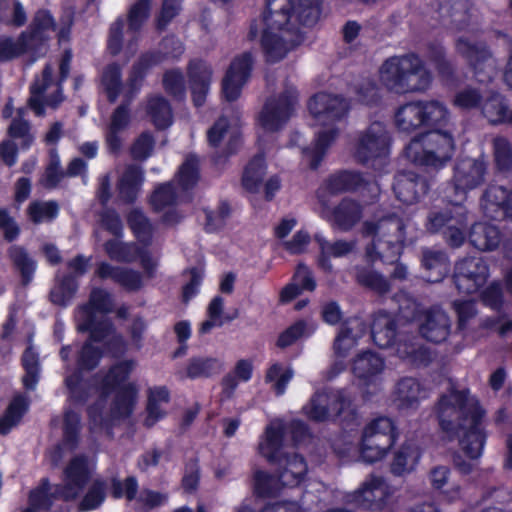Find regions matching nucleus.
<instances>
[{
  "mask_svg": "<svg viewBox=\"0 0 512 512\" xmlns=\"http://www.w3.org/2000/svg\"><path fill=\"white\" fill-rule=\"evenodd\" d=\"M320 0H268L261 18L252 24L250 36L261 34L260 42L268 62L282 60L298 46L301 25H313L319 18Z\"/></svg>",
  "mask_w": 512,
  "mask_h": 512,
  "instance_id": "1",
  "label": "nucleus"
},
{
  "mask_svg": "<svg viewBox=\"0 0 512 512\" xmlns=\"http://www.w3.org/2000/svg\"><path fill=\"white\" fill-rule=\"evenodd\" d=\"M135 366L133 360L122 361L105 376H97L93 386L82 381L78 373L66 376L65 384L75 402H85L94 393L100 396L99 401L88 410L92 430L101 429L109 421L126 418L132 413L137 390L134 384L126 383V380Z\"/></svg>",
  "mask_w": 512,
  "mask_h": 512,
  "instance_id": "2",
  "label": "nucleus"
},
{
  "mask_svg": "<svg viewBox=\"0 0 512 512\" xmlns=\"http://www.w3.org/2000/svg\"><path fill=\"white\" fill-rule=\"evenodd\" d=\"M435 413L446 438L457 439L468 458L482 455L486 441L485 411L475 396L468 390L451 389L440 396Z\"/></svg>",
  "mask_w": 512,
  "mask_h": 512,
  "instance_id": "3",
  "label": "nucleus"
},
{
  "mask_svg": "<svg viewBox=\"0 0 512 512\" xmlns=\"http://www.w3.org/2000/svg\"><path fill=\"white\" fill-rule=\"evenodd\" d=\"M306 426L293 421L287 426L282 420L271 421L261 437L258 451L269 462L277 465V477L282 486L296 487L305 478L308 467L304 458L292 451L306 436Z\"/></svg>",
  "mask_w": 512,
  "mask_h": 512,
  "instance_id": "4",
  "label": "nucleus"
},
{
  "mask_svg": "<svg viewBox=\"0 0 512 512\" xmlns=\"http://www.w3.org/2000/svg\"><path fill=\"white\" fill-rule=\"evenodd\" d=\"M439 13L443 23L458 31H463L455 41V50L473 68L479 82L493 80L498 73L497 60L487 45L478 39L479 29L470 22L465 7L467 0H443Z\"/></svg>",
  "mask_w": 512,
  "mask_h": 512,
  "instance_id": "5",
  "label": "nucleus"
},
{
  "mask_svg": "<svg viewBox=\"0 0 512 512\" xmlns=\"http://www.w3.org/2000/svg\"><path fill=\"white\" fill-rule=\"evenodd\" d=\"M308 110L315 121L323 127L316 133L312 146L303 151L309 166L316 169L339 134L335 123L346 115L348 104L339 96L319 93L309 100Z\"/></svg>",
  "mask_w": 512,
  "mask_h": 512,
  "instance_id": "6",
  "label": "nucleus"
},
{
  "mask_svg": "<svg viewBox=\"0 0 512 512\" xmlns=\"http://www.w3.org/2000/svg\"><path fill=\"white\" fill-rule=\"evenodd\" d=\"M408 224L396 214H377L363 222L361 235L369 239L366 256L371 261H394L402 252L407 240Z\"/></svg>",
  "mask_w": 512,
  "mask_h": 512,
  "instance_id": "7",
  "label": "nucleus"
},
{
  "mask_svg": "<svg viewBox=\"0 0 512 512\" xmlns=\"http://www.w3.org/2000/svg\"><path fill=\"white\" fill-rule=\"evenodd\" d=\"M379 80L390 92L403 95L426 92L433 76L420 56L406 53L386 59L379 69Z\"/></svg>",
  "mask_w": 512,
  "mask_h": 512,
  "instance_id": "8",
  "label": "nucleus"
},
{
  "mask_svg": "<svg viewBox=\"0 0 512 512\" xmlns=\"http://www.w3.org/2000/svg\"><path fill=\"white\" fill-rule=\"evenodd\" d=\"M89 478L87 459L75 457L65 470L64 485L50 486L43 480L41 485L32 490L29 495V506L23 512H43L49 509L53 499L61 497L65 500L76 498Z\"/></svg>",
  "mask_w": 512,
  "mask_h": 512,
  "instance_id": "9",
  "label": "nucleus"
},
{
  "mask_svg": "<svg viewBox=\"0 0 512 512\" xmlns=\"http://www.w3.org/2000/svg\"><path fill=\"white\" fill-rule=\"evenodd\" d=\"M454 148L450 133L434 130L412 139L405 149V155L415 164L439 168L450 161Z\"/></svg>",
  "mask_w": 512,
  "mask_h": 512,
  "instance_id": "10",
  "label": "nucleus"
},
{
  "mask_svg": "<svg viewBox=\"0 0 512 512\" xmlns=\"http://www.w3.org/2000/svg\"><path fill=\"white\" fill-rule=\"evenodd\" d=\"M398 433L392 419L377 417L363 429L360 456L367 463H374L386 457L397 440Z\"/></svg>",
  "mask_w": 512,
  "mask_h": 512,
  "instance_id": "11",
  "label": "nucleus"
},
{
  "mask_svg": "<svg viewBox=\"0 0 512 512\" xmlns=\"http://www.w3.org/2000/svg\"><path fill=\"white\" fill-rule=\"evenodd\" d=\"M450 202V207L433 209L428 214L426 228L432 233L442 232L449 245L459 247L466 236L467 210L455 196Z\"/></svg>",
  "mask_w": 512,
  "mask_h": 512,
  "instance_id": "12",
  "label": "nucleus"
},
{
  "mask_svg": "<svg viewBox=\"0 0 512 512\" xmlns=\"http://www.w3.org/2000/svg\"><path fill=\"white\" fill-rule=\"evenodd\" d=\"M390 136L382 122H373L359 131L352 142L351 152L354 159L366 164L389 153Z\"/></svg>",
  "mask_w": 512,
  "mask_h": 512,
  "instance_id": "13",
  "label": "nucleus"
},
{
  "mask_svg": "<svg viewBox=\"0 0 512 512\" xmlns=\"http://www.w3.org/2000/svg\"><path fill=\"white\" fill-rule=\"evenodd\" d=\"M297 91L293 86L270 97L264 104L258 121L265 132H276L292 117L297 105Z\"/></svg>",
  "mask_w": 512,
  "mask_h": 512,
  "instance_id": "14",
  "label": "nucleus"
},
{
  "mask_svg": "<svg viewBox=\"0 0 512 512\" xmlns=\"http://www.w3.org/2000/svg\"><path fill=\"white\" fill-rule=\"evenodd\" d=\"M113 309V298L103 289L91 291L89 302L80 307L76 313V323L79 331H89L93 337L100 335V323L110 322L105 315Z\"/></svg>",
  "mask_w": 512,
  "mask_h": 512,
  "instance_id": "15",
  "label": "nucleus"
},
{
  "mask_svg": "<svg viewBox=\"0 0 512 512\" xmlns=\"http://www.w3.org/2000/svg\"><path fill=\"white\" fill-rule=\"evenodd\" d=\"M394 489L382 477L370 476L350 495L348 500L357 506L372 510H390L394 503Z\"/></svg>",
  "mask_w": 512,
  "mask_h": 512,
  "instance_id": "16",
  "label": "nucleus"
},
{
  "mask_svg": "<svg viewBox=\"0 0 512 512\" xmlns=\"http://www.w3.org/2000/svg\"><path fill=\"white\" fill-rule=\"evenodd\" d=\"M100 335L93 337L81 349L78 357V366L81 370H90L99 363L101 353L94 347L95 342H104L113 355H120L126 351V342L122 335L116 333L111 322L100 323Z\"/></svg>",
  "mask_w": 512,
  "mask_h": 512,
  "instance_id": "17",
  "label": "nucleus"
},
{
  "mask_svg": "<svg viewBox=\"0 0 512 512\" xmlns=\"http://www.w3.org/2000/svg\"><path fill=\"white\" fill-rule=\"evenodd\" d=\"M487 162L483 157H465L459 159L453 171L454 196L464 201L469 191L478 188L485 181Z\"/></svg>",
  "mask_w": 512,
  "mask_h": 512,
  "instance_id": "18",
  "label": "nucleus"
},
{
  "mask_svg": "<svg viewBox=\"0 0 512 512\" xmlns=\"http://www.w3.org/2000/svg\"><path fill=\"white\" fill-rule=\"evenodd\" d=\"M351 404L344 390L317 391L303 407L304 414L315 421H326L341 415Z\"/></svg>",
  "mask_w": 512,
  "mask_h": 512,
  "instance_id": "19",
  "label": "nucleus"
},
{
  "mask_svg": "<svg viewBox=\"0 0 512 512\" xmlns=\"http://www.w3.org/2000/svg\"><path fill=\"white\" fill-rule=\"evenodd\" d=\"M384 370L383 359L374 352L365 351L356 356L352 371L362 394L367 397L381 390Z\"/></svg>",
  "mask_w": 512,
  "mask_h": 512,
  "instance_id": "20",
  "label": "nucleus"
},
{
  "mask_svg": "<svg viewBox=\"0 0 512 512\" xmlns=\"http://www.w3.org/2000/svg\"><path fill=\"white\" fill-rule=\"evenodd\" d=\"M411 305L423 338L434 343H441L448 338L451 332V320L445 311L439 308L420 310L415 302Z\"/></svg>",
  "mask_w": 512,
  "mask_h": 512,
  "instance_id": "21",
  "label": "nucleus"
},
{
  "mask_svg": "<svg viewBox=\"0 0 512 512\" xmlns=\"http://www.w3.org/2000/svg\"><path fill=\"white\" fill-rule=\"evenodd\" d=\"M489 277V267L481 257L460 260L455 267V283L460 292H477Z\"/></svg>",
  "mask_w": 512,
  "mask_h": 512,
  "instance_id": "22",
  "label": "nucleus"
},
{
  "mask_svg": "<svg viewBox=\"0 0 512 512\" xmlns=\"http://www.w3.org/2000/svg\"><path fill=\"white\" fill-rule=\"evenodd\" d=\"M105 251L107 255L118 262H134L139 259L140 264L148 278L154 276L157 268V260L152 257L146 248H140L135 243H124L117 239L107 241L105 243Z\"/></svg>",
  "mask_w": 512,
  "mask_h": 512,
  "instance_id": "23",
  "label": "nucleus"
},
{
  "mask_svg": "<svg viewBox=\"0 0 512 512\" xmlns=\"http://www.w3.org/2000/svg\"><path fill=\"white\" fill-rule=\"evenodd\" d=\"M362 185H367L370 192L374 196L379 194V186L377 183H368L363 176L355 171H342L330 176L325 184L318 190L317 199L320 204L326 208L327 196L329 194H337L348 190H355Z\"/></svg>",
  "mask_w": 512,
  "mask_h": 512,
  "instance_id": "24",
  "label": "nucleus"
},
{
  "mask_svg": "<svg viewBox=\"0 0 512 512\" xmlns=\"http://www.w3.org/2000/svg\"><path fill=\"white\" fill-rule=\"evenodd\" d=\"M183 45L179 39L171 36L163 39L160 44V52L156 54H147L133 66L129 79V86L132 92L139 88V82L144 72L149 67L161 63L165 59L177 58L183 53Z\"/></svg>",
  "mask_w": 512,
  "mask_h": 512,
  "instance_id": "25",
  "label": "nucleus"
},
{
  "mask_svg": "<svg viewBox=\"0 0 512 512\" xmlns=\"http://www.w3.org/2000/svg\"><path fill=\"white\" fill-rule=\"evenodd\" d=\"M252 66L253 57L248 52L232 61L222 83V91L226 100L234 101L240 96L243 86L250 77Z\"/></svg>",
  "mask_w": 512,
  "mask_h": 512,
  "instance_id": "26",
  "label": "nucleus"
},
{
  "mask_svg": "<svg viewBox=\"0 0 512 512\" xmlns=\"http://www.w3.org/2000/svg\"><path fill=\"white\" fill-rule=\"evenodd\" d=\"M320 205L321 216L326 218L333 227L343 232L352 230L363 217V206L349 198L343 199L332 212L329 211L328 204L326 208L322 204Z\"/></svg>",
  "mask_w": 512,
  "mask_h": 512,
  "instance_id": "27",
  "label": "nucleus"
},
{
  "mask_svg": "<svg viewBox=\"0 0 512 512\" xmlns=\"http://www.w3.org/2000/svg\"><path fill=\"white\" fill-rule=\"evenodd\" d=\"M395 195L404 204L417 203L428 191L426 180L413 172H401L395 177Z\"/></svg>",
  "mask_w": 512,
  "mask_h": 512,
  "instance_id": "28",
  "label": "nucleus"
},
{
  "mask_svg": "<svg viewBox=\"0 0 512 512\" xmlns=\"http://www.w3.org/2000/svg\"><path fill=\"white\" fill-rule=\"evenodd\" d=\"M188 77L193 102L195 106H201L210 90L212 69L201 60H193L188 67Z\"/></svg>",
  "mask_w": 512,
  "mask_h": 512,
  "instance_id": "29",
  "label": "nucleus"
},
{
  "mask_svg": "<svg viewBox=\"0 0 512 512\" xmlns=\"http://www.w3.org/2000/svg\"><path fill=\"white\" fill-rule=\"evenodd\" d=\"M182 199L172 183L159 185L150 197V204L157 212H164L163 221L173 224L179 221L181 215L173 208Z\"/></svg>",
  "mask_w": 512,
  "mask_h": 512,
  "instance_id": "30",
  "label": "nucleus"
},
{
  "mask_svg": "<svg viewBox=\"0 0 512 512\" xmlns=\"http://www.w3.org/2000/svg\"><path fill=\"white\" fill-rule=\"evenodd\" d=\"M427 396L426 389L417 379L405 377L397 382L392 400L399 409H414Z\"/></svg>",
  "mask_w": 512,
  "mask_h": 512,
  "instance_id": "31",
  "label": "nucleus"
},
{
  "mask_svg": "<svg viewBox=\"0 0 512 512\" xmlns=\"http://www.w3.org/2000/svg\"><path fill=\"white\" fill-rule=\"evenodd\" d=\"M96 274L101 279H111L126 290L136 291L143 286V276L139 271L128 267L113 266L102 262L98 265Z\"/></svg>",
  "mask_w": 512,
  "mask_h": 512,
  "instance_id": "32",
  "label": "nucleus"
},
{
  "mask_svg": "<svg viewBox=\"0 0 512 512\" xmlns=\"http://www.w3.org/2000/svg\"><path fill=\"white\" fill-rule=\"evenodd\" d=\"M366 327L360 318L346 321L340 328L333 345L334 353L339 358H345L357 345L358 339L365 333Z\"/></svg>",
  "mask_w": 512,
  "mask_h": 512,
  "instance_id": "33",
  "label": "nucleus"
},
{
  "mask_svg": "<svg viewBox=\"0 0 512 512\" xmlns=\"http://www.w3.org/2000/svg\"><path fill=\"white\" fill-rule=\"evenodd\" d=\"M130 120V112L126 105H120L112 113L105 132L106 144L111 152L120 151L124 142V132L129 127Z\"/></svg>",
  "mask_w": 512,
  "mask_h": 512,
  "instance_id": "34",
  "label": "nucleus"
},
{
  "mask_svg": "<svg viewBox=\"0 0 512 512\" xmlns=\"http://www.w3.org/2000/svg\"><path fill=\"white\" fill-rule=\"evenodd\" d=\"M512 201V190L503 186H490L486 189L481 206L486 216L498 219L505 216L510 202Z\"/></svg>",
  "mask_w": 512,
  "mask_h": 512,
  "instance_id": "35",
  "label": "nucleus"
},
{
  "mask_svg": "<svg viewBox=\"0 0 512 512\" xmlns=\"http://www.w3.org/2000/svg\"><path fill=\"white\" fill-rule=\"evenodd\" d=\"M35 37L22 32L17 38L0 36V62H7L28 52H37L34 48Z\"/></svg>",
  "mask_w": 512,
  "mask_h": 512,
  "instance_id": "36",
  "label": "nucleus"
},
{
  "mask_svg": "<svg viewBox=\"0 0 512 512\" xmlns=\"http://www.w3.org/2000/svg\"><path fill=\"white\" fill-rule=\"evenodd\" d=\"M371 335L374 343L381 348L390 347L396 337L394 317L386 312H377L371 324Z\"/></svg>",
  "mask_w": 512,
  "mask_h": 512,
  "instance_id": "37",
  "label": "nucleus"
},
{
  "mask_svg": "<svg viewBox=\"0 0 512 512\" xmlns=\"http://www.w3.org/2000/svg\"><path fill=\"white\" fill-rule=\"evenodd\" d=\"M150 0H138L130 9L128 16L129 37L126 53L133 55L136 51V43L139 39V31L149 15Z\"/></svg>",
  "mask_w": 512,
  "mask_h": 512,
  "instance_id": "38",
  "label": "nucleus"
},
{
  "mask_svg": "<svg viewBox=\"0 0 512 512\" xmlns=\"http://www.w3.org/2000/svg\"><path fill=\"white\" fill-rule=\"evenodd\" d=\"M469 241L480 251H492L499 246L501 234L495 225L477 222L471 227Z\"/></svg>",
  "mask_w": 512,
  "mask_h": 512,
  "instance_id": "39",
  "label": "nucleus"
},
{
  "mask_svg": "<svg viewBox=\"0 0 512 512\" xmlns=\"http://www.w3.org/2000/svg\"><path fill=\"white\" fill-rule=\"evenodd\" d=\"M420 457V450L415 444L408 442L402 444L394 452L391 472L397 476L413 472L419 463Z\"/></svg>",
  "mask_w": 512,
  "mask_h": 512,
  "instance_id": "40",
  "label": "nucleus"
},
{
  "mask_svg": "<svg viewBox=\"0 0 512 512\" xmlns=\"http://www.w3.org/2000/svg\"><path fill=\"white\" fill-rule=\"evenodd\" d=\"M482 115L491 124H500L507 122L509 117V108L505 97L495 91H489L482 99L480 105Z\"/></svg>",
  "mask_w": 512,
  "mask_h": 512,
  "instance_id": "41",
  "label": "nucleus"
},
{
  "mask_svg": "<svg viewBox=\"0 0 512 512\" xmlns=\"http://www.w3.org/2000/svg\"><path fill=\"white\" fill-rule=\"evenodd\" d=\"M170 393L164 386L152 387L148 391L147 417L145 425L153 426L166 415Z\"/></svg>",
  "mask_w": 512,
  "mask_h": 512,
  "instance_id": "42",
  "label": "nucleus"
},
{
  "mask_svg": "<svg viewBox=\"0 0 512 512\" xmlns=\"http://www.w3.org/2000/svg\"><path fill=\"white\" fill-rule=\"evenodd\" d=\"M394 123L400 132L411 133L423 127L420 102L411 101L400 106L394 115Z\"/></svg>",
  "mask_w": 512,
  "mask_h": 512,
  "instance_id": "43",
  "label": "nucleus"
},
{
  "mask_svg": "<svg viewBox=\"0 0 512 512\" xmlns=\"http://www.w3.org/2000/svg\"><path fill=\"white\" fill-rule=\"evenodd\" d=\"M423 127L446 126L450 121V111L444 102L436 99L419 100Z\"/></svg>",
  "mask_w": 512,
  "mask_h": 512,
  "instance_id": "44",
  "label": "nucleus"
},
{
  "mask_svg": "<svg viewBox=\"0 0 512 512\" xmlns=\"http://www.w3.org/2000/svg\"><path fill=\"white\" fill-rule=\"evenodd\" d=\"M449 479L450 469L446 466H436L429 472L431 486L441 492L444 501L452 503L461 498V488L457 484H452L447 489H444L449 484Z\"/></svg>",
  "mask_w": 512,
  "mask_h": 512,
  "instance_id": "45",
  "label": "nucleus"
},
{
  "mask_svg": "<svg viewBox=\"0 0 512 512\" xmlns=\"http://www.w3.org/2000/svg\"><path fill=\"white\" fill-rule=\"evenodd\" d=\"M422 264L426 270L431 271L427 276L429 282H439L449 271L447 258L442 251L425 249L422 255Z\"/></svg>",
  "mask_w": 512,
  "mask_h": 512,
  "instance_id": "46",
  "label": "nucleus"
},
{
  "mask_svg": "<svg viewBox=\"0 0 512 512\" xmlns=\"http://www.w3.org/2000/svg\"><path fill=\"white\" fill-rule=\"evenodd\" d=\"M316 239L322 254L320 264L325 269H330L326 257H344L353 252L357 246L356 240H337L331 243L320 236H317Z\"/></svg>",
  "mask_w": 512,
  "mask_h": 512,
  "instance_id": "47",
  "label": "nucleus"
},
{
  "mask_svg": "<svg viewBox=\"0 0 512 512\" xmlns=\"http://www.w3.org/2000/svg\"><path fill=\"white\" fill-rule=\"evenodd\" d=\"M265 175L266 165L263 156L257 155L245 167L242 176V185L250 192H257L262 185Z\"/></svg>",
  "mask_w": 512,
  "mask_h": 512,
  "instance_id": "48",
  "label": "nucleus"
},
{
  "mask_svg": "<svg viewBox=\"0 0 512 512\" xmlns=\"http://www.w3.org/2000/svg\"><path fill=\"white\" fill-rule=\"evenodd\" d=\"M143 182V171L137 166H129L119 182L120 196L127 202H132Z\"/></svg>",
  "mask_w": 512,
  "mask_h": 512,
  "instance_id": "49",
  "label": "nucleus"
},
{
  "mask_svg": "<svg viewBox=\"0 0 512 512\" xmlns=\"http://www.w3.org/2000/svg\"><path fill=\"white\" fill-rule=\"evenodd\" d=\"M222 362L214 357H195L189 360L186 375L191 379L210 377L222 370Z\"/></svg>",
  "mask_w": 512,
  "mask_h": 512,
  "instance_id": "50",
  "label": "nucleus"
},
{
  "mask_svg": "<svg viewBox=\"0 0 512 512\" xmlns=\"http://www.w3.org/2000/svg\"><path fill=\"white\" fill-rule=\"evenodd\" d=\"M293 376L294 371L290 366L275 362L267 369L265 380L277 395H283Z\"/></svg>",
  "mask_w": 512,
  "mask_h": 512,
  "instance_id": "51",
  "label": "nucleus"
},
{
  "mask_svg": "<svg viewBox=\"0 0 512 512\" xmlns=\"http://www.w3.org/2000/svg\"><path fill=\"white\" fill-rule=\"evenodd\" d=\"M27 409V398L22 395L16 396L9 404L4 416L0 419V433L5 435L16 426Z\"/></svg>",
  "mask_w": 512,
  "mask_h": 512,
  "instance_id": "52",
  "label": "nucleus"
},
{
  "mask_svg": "<svg viewBox=\"0 0 512 512\" xmlns=\"http://www.w3.org/2000/svg\"><path fill=\"white\" fill-rule=\"evenodd\" d=\"M52 68L47 65L43 70L41 78L35 80L31 86V96L29 98V106L38 116L44 114V106L42 96L44 92L52 85Z\"/></svg>",
  "mask_w": 512,
  "mask_h": 512,
  "instance_id": "53",
  "label": "nucleus"
},
{
  "mask_svg": "<svg viewBox=\"0 0 512 512\" xmlns=\"http://www.w3.org/2000/svg\"><path fill=\"white\" fill-rule=\"evenodd\" d=\"M233 318L224 316V300L220 296H215L207 307V319L200 325L201 334L209 333L215 327H221L226 321Z\"/></svg>",
  "mask_w": 512,
  "mask_h": 512,
  "instance_id": "54",
  "label": "nucleus"
},
{
  "mask_svg": "<svg viewBox=\"0 0 512 512\" xmlns=\"http://www.w3.org/2000/svg\"><path fill=\"white\" fill-rule=\"evenodd\" d=\"M26 21L27 14L19 0L0 2V22L14 27H21Z\"/></svg>",
  "mask_w": 512,
  "mask_h": 512,
  "instance_id": "55",
  "label": "nucleus"
},
{
  "mask_svg": "<svg viewBox=\"0 0 512 512\" xmlns=\"http://www.w3.org/2000/svg\"><path fill=\"white\" fill-rule=\"evenodd\" d=\"M147 112L153 123L159 129H164L172 123V111L169 103L162 97H153L147 105Z\"/></svg>",
  "mask_w": 512,
  "mask_h": 512,
  "instance_id": "56",
  "label": "nucleus"
},
{
  "mask_svg": "<svg viewBox=\"0 0 512 512\" xmlns=\"http://www.w3.org/2000/svg\"><path fill=\"white\" fill-rule=\"evenodd\" d=\"M128 223L135 237L145 246L152 240L153 227L146 216L139 210H133L128 216Z\"/></svg>",
  "mask_w": 512,
  "mask_h": 512,
  "instance_id": "57",
  "label": "nucleus"
},
{
  "mask_svg": "<svg viewBox=\"0 0 512 512\" xmlns=\"http://www.w3.org/2000/svg\"><path fill=\"white\" fill-rule=\"evenodd\" d=\"M396 353L400 358L408 360L415 365L426 364L429 360L427 350L414 340H401L396 345Z\"/></svg>",
  "mask_w": 512,
  "mask_h": 512,
  "instance_id": "58",
  "label": "nucleus"
},
{
  "mask_svg": "<svg viewBox=\"0 0 512 512\" xmlns=\"http://www.w3.org/2000/svg\"><path fill=\"white\" fill-rule=\"evenodd\" d=\"M199 180L198 159L195 156H188L177 174V182L183 191L194 187Z\"/></svg>",
  "mask_w": 512,
  "mask_h": 512,
  "instance_id": "59",
  "label": "nucleus"
},
{
  "mask_svg": "<svg viewBox=\"0 0 512 512\" xmlns=\"http://www.w3.org/2000/svg\"><path fill=\"white\" fill-rule=\"evenodd\" d=\"M101 85L108 99L114 102L122 88L121 72L116 64L109 65L103 72Z\"/></svg>",
  "mask_w": 512,
  "mask_h": 512,
  "instance_id": "60",
  "label": "nucleus"
},
{
  "mask_svg": "<svg viewBox=\"0 0 512 512\" xmlns=\"http://www.w3.org/2000/svg\"><path fill=\"white\" fill-rule=\"evenodd\" d=\"M23 367L25 369V376L23 377V384L27 389H35L39 378V361L38 355L32 347H28L22 357Z\"/></svg>",
  "mask_w": 512,
  "mask_h": 512,
  "instance_id": "61",
  "label": "nucleus"
},
{
  "mask_svg": "<svg viewBox=\"0 0 512 512\" xmlns=\"http://www.w3.org/2000/svg\"><path fill=\"white\" fill-rule=\"evenodd\" d=\"M356 278L361 285H364L379 294H384L390 290L388 280L374 270L368 268L358 269Z\"/></svg>",
  "mask_w": 512,
  "mask_h": 512,
  "instance_id": "62",
  "label": "nucleus"
},
{
  "mask_svg": "<svg viewBox=\"0 0 512 512\" xmlns=\"http://www.w3.org/2000/svg\"><path fill=\"white\" fill-rule=\"evenodd\" d=\"M78 285L73 277L66 276L50 292L51 301L59 306H66L76 293Z\"/></svg>",
  "mask_w": 512,
  "mask_h": 512,
  "instance_id": "63",
  "label": "nucleus"
},
{
  "mask_svg": "<svg viewBox=\"0 0 512 512\" xmlns=\"http://www.w3.org/2000/svg\"><path fill=\"white\" fill-rule=\"evenodd\" d=\"M315 327L305 321H297L284 332H282L277 340V346L286 348L292 345L295 341L304 336H309L313 333Z\"/></svg>",
  "mask_w": 512,
  "mask_h": 512,
  "instance_id": "64",
  "label": "nucleus"
}]
</instances>
